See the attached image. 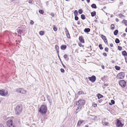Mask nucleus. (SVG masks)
Wrapping results in <instances>:
<instances>
[{"mask_svg": "<svg viewBox=\"0 0 127 127\" xmlns=\"http://www.w3.org/2000/svg\"><path fill=\"white\" fill-rule=\"evenodd\" d=\"M99 102L100 103L101 102V100H99Z\"/></svg>", "mask_w": 127, "mask_h": 127, "instance_id": "e2e57ef3", "label": "nucleus"}, {"mask_svg": "<svg viewBox=\"0 0 127 127\" xmlns=\"http://www.w3.org/2000/svg\"><path fill=\"white\" fill-rule=\"evenodd\" d=\"M110 46L111 47H112L113 46V44H110Z\"/></svg>", "mask_w": 127, "mask_h": 127, "instance_id": "864d4df0", "label": "nucleus"}, {"mask_svg": "<svg viewBox=\"0 0 127 127\" xmlns=\"http://www.w3.org/2000/svg\"><path fill=\"white\" fill-rule=\"evenodd\" d=\"M122 54L124 56H127V54L126 51H123L122 52Z\"/></svg>", "mask_w": 127, "mask_h": 127, "instance_id": "5701e85b", "label": "nucleus"}, {"mask_svg": "<svg viewBox=\"0 0 127 127\" xmlns=\"http://www.w3.org/2000/svg\"><path fill=\"white\" fill-rule=\"evenodd\" d=\"M85 101L81 99L76 102V104L78 107L77 108L76 111H78L82 107V105L85 102Z\"/></svg>", "mask_w": 127, "mask_h": 127, "instance_id": "f257e3e1", "label": "nucleus"}, {"mask_svg": "<svg viewBox=\"0 0 127 127\" xmlns=\"http://www.w3.org/2000/svg\"><path fill=\"white\" fill-rule=\"evenodd\" d=\"M78 12L80 14H81L82 13V11L81 9H79L78 11Z\"/></svg>", "mask_w": 127, "mask_h": 127, "instance_id": "c9c22d12", "label": "nucleus"}, {"mask_svg": "<svg viewBox=\"0 0 127 127\" xmlns=\"http://www.w3.org/2000/svg\"><path fill=\"white\" fill-rule=\"evenodd\" d=\"M125 31L126 32H127V28L125 30Z\"/></svg>", "mask_w": 127, "mask_h": 127, "instance_id": "052dcab7", "label": "nucleus"}, {"mask_svg": "<svg viewBox=\"0 0 127 127\" xmlns=\"http://www.w3.org/2000/svg\"><path fill=\"white\" fill-rule=\"evenodd\" d=\"M78 94L79 95H81L82 94L84 93L82 91H80L78 92Z\"/></svg>", "mask_w": 127, "mask_h": 127, "instance_id": "4c0bfd02", "label": "nucleus"}, {"mask_svg": "<svg viewBox=\"0 0 127 127\" xmlns=\"http://www.w3.org/2000/svg\"><path fill=\"white\" fill-rule=\"evenodd\" d=\"M0 125H1V127H4V126L3 124H1Z\"/></svg>", "mask_w": 127, "mask_h": 127, "instance_id": "603ef678", "label": "nucleus"}, {"mask_svg": "<svg viewBox=\"0 0 127 127\" xmlns=\"http://www.w3.org/2000/svg\"><path fill=\"white\" fill-rule=\"evenodd\" d=\"M67 57V55L66 54H65L64 56V58L65 59V60L67 61H68L69 60V59Z\"/></svg>", "mask_w": 127, "mask_h": 127, "instance_id": "f3484780", "label": "nucleus"}, {"mask_svg": "<svg viewBox=\"0 0 127 127\" xmlns=\"http://www.w3.org/2000/svg\"><path fill=\"white\" fill-rule=\"evenodd\" d=\"M47 111V107L45 105H42L39 111L42 115L45 114Z\"/></svg>", "mask_w": 127, "mask_h": 127, "instance_id": "f03ea898", "label": "nucleus"}, {"mask_svg": "<svg viewBox=\"0 0 127 127\" xmlns=\"http://www.w3.org/2000/svg\"><path fill=\"white\" fill-rule=\"evenodd\" d=\"M79 45L80 47H83L84 46L83 45H82L81 43H79Z\"/></svg>", "mask_w": 127, "mask_h": 127, "instance_id": "a19ab883", "label": "nucleus"}, {"mask_svg": "<svg viewBox=\"0 0 127 127\" xmlns=\"http://www.w3.org/2000/svg\"><path fill=\"white\" fill-rule=\"evenodd\" d=\"M79 40L82 43H84V40L83 39L82 36L79 37Z\"/></svg>", "mask_w": 127, "mask_h": 127, "instance_id": "f8f14e48", "label": "nucleus"}, {"mask_svg": "<svg viewBox=\"0 0 127 127\" xmlns=\"http://www.w3.org/2000/svg\"><path fill=\"white\" fill-rule=\"evenodd\" d=\"M101 67L103 69H104V66L103 65H101Z\"/></svg>", "mask_w": 127, "mask_h": 127, "instance_id": "3c124183", "label": "nucleus"}, {"mask_svg": "<svg viewBox=\"0 0 127 127\" xmlns=\"http://www.w3.org/2000/svg\"><path fill=\"white\" fill-rule=\"evenodd\" d=\"M97 104H93V106H94V107H96L97 106Z\"/></svg>", "mask_w": 127, "mask_h": 127, "instance_id": "37998d69", "label": "nucleus"}, {"mask_svg": "<svg viewBox=\"0 0 127 127\" xmlns=\"http://www.w3.org/2000/svg\"><path fill=\"white\" fill-rule=\"evenodd\" d=\"M115 42L116 43H118L120 42V40L118 38H116L115 40Z\"/></svg>", "mask_w": 127, "mask_h": 127, "instance_id": "393cba45", "label": "nucleus"}, {"mask_svg": "<svg viewBox=\"0 0 127 127\" xmlns=\"http://www.w3.org/2000/svg\"><path fill=\"white\" fill-rule=\"evenodd\" d=\"M65 33H67L68 32V30L66 28H65Z\"/></svg>", "mask_w": 127, "mask_h": 127, "instance_id": "79ce46f5", "label": "nucleus"}, {"mask_svg": "<svg viewBox=\"0 0 127 127\" xmlns=\"http://www.w3.org/2000/svg\"><path fill=\"white\" fill-rule=\"evenodd\" d=\"M83 122L84 121H78L77 123L78 125V126H80L81 124H82Z\"/></svg>", "mask_w": 127, "mask_h": 127, "instance_id": "dca6fc26", "label": "nucleus"}, {"mask_svg": "<svg viewBox=\"0 0 127 127\" xmlns=\"http://www.w3.org/2000/svg\"><path fill=\"white\" fill-rule=\"evenodd\" d=\"M8 94V92L4 91L2 90H0V95L2 96H5L7 95Z\"/></svg>", "mask_w": 127, "mask_h": 127, "instance_id": "1a4fd4ad", "label": "nucleus"}, {"mask_svg": "<svg viewBox=\"0 0 127 127\" xmlns=\"http://www.w3.org/2000/svg\"><path fill=\"white\" fill-rule=\"evenodd\" d=\"M87 2L88 3L90 1V0H87Z\"/></svg>", "mask_w": 127, "mask_h": 127, "instance_id": "4d7b16f0", "label": "nucleus"}, {"mask_svg": "<svg viewBox=\"0 0 127 127\" xmlns=\"http://www.w3.org/2000/svg\"><path fill=\"white\" fill-rule=\"evenodd\" d=\"M97 96L98 97V99H99L101 98L102 97H103L102 95H101L100 94H97Z\"/></svg>", "mask_w": 127, "mask_h": 127, "instance_id": "a211bd4d", "label": "nucleus"}, {"mask_svg": "<svg viewBox=\"0 0 127 127\" xmlns=\"http://www.w3.org/2000/svg\"><path fill=\"white\" fill-rule=\"evenodd\" d=\"M22 110V107L21 105H18L16 107L15 113L17 115H19Z\"/></svg>", "mask_w": 127, "mask_h": 127, "instance_id": "7ed1b4c3", "label": "nucleus"}, {"mask_svg": "<svg viewBox=\"0 0 127 127\" xmlns=\"http://www.w3.org/2000/svg\"><path fill=\"white\" fill-rule=\"evenodd\" d=\"M118 49L119 50H120V51L121 50H122V47H121L119 46H118Z\"/></svg>", "mask_w": 127, "mask_h": 127, "instance_id": "e433bc0d", "label": "nucleus"}, {"mask_svg": "<svg viewBox=\"0 0 127 127\" xmlns=\"http://www.w3.org/2000/svg\"><path fill=\"white\" fill-rule=\"evenodd\" d=\"M126 34L125 33H124L123 34V35H124L125 36H126Z\"/></svg>", "mask_w": 127, "mask_h": 127, "instance_id": "bf43d9fd", "label": "nucleus"}, {"mask_svg": "<svg viewBox=\"0 0 127 127\" xmlns=\"http://www.w3.org/2000/svg\"><path fill=\"white\" fill-rule=\"evenodd\" d=\"M44 34V32L43 31H41L39 32V34L41 35H43Z\"/></svg>", "mask_w": 127, "mask_h": 127, "instance_id": "a878e982", "label": "nucleus"}, {"mask_svg": "<svg viewBox=\"0 0 127 127\" xmlns=\"http://www.w3.org/2000/svg\"><path fill=\"white\" fill-rule=\"evenodd\" d=\"M103 55L104 56H107V54H106V53H103Z\"/></svg>", "mask_w": 127, "mask_h": 127, "instance_id": "09e8293b", "label": "nucleus"}, {"mask_svg": "<svg viewBox=\"0 0 127 127\" xmlns=\"http://www.w3.org/2000/svg\"><path fill=\"white\" fill-rule=\"evenodd\" d=\"M115 68L117 70H119L120 69V67L118 66H115Z\"/></svg>", "mask_w": 127, "mask_h": 127, "instance_id": "c85d7f7f", "label": "nucleus"}, {"mask_svg": "<svg viewBox=\"0 0 127 127\" xmlns=\"http://www.w3.org/2000/svg\"><path fill=\"white\" fill-rule=\"evenodd\" d=\"M62 65L63 66V67L64 68H65V65L63 64L62 63Z\"/></svg>", "mask_w": 127, "mask_h": 127, "instance_id": "6e6d98bb", "label": "nucleus"}, {"mask_svg": "<svg viewBox=\"0 0 127 127\" xmlns=\"http://www.w3.org/2000/svg\"><path fill=\"white\" fill-rule=\"evenodd\" d=\"M99 47L101 50H102L103 49V48L102 47V46L101 44H100L99 46Z\"/></svg>", "mask_w": 127, "mask_h": 127, "instance_id": "f704fd0d", "label": "nucleus"}, {"mask_svg": "<svg viewBox=\"0 0 127 127\" xmlns=\"http://www.w3.org/2000/svg\"><path fill=\"white\" fill-rule=\"evenodd\" d=\"M78 19V17L77 16H75V20H77Z\"/></svg>", "mask_w": 127, "mask_h": 127, "instance_id": "ea45409f", "label": "nucleus"}, {"mask_svg": "<svg viewBox=\"0 0 127 127\" xmlns=\"http://www.w3.org/2000/svg\"><path fill=\"white\" fill-rule=\"evenodd\" d=\"M6 124L8 127H14V126L13 125L12 121V120H10L7 121Z\"/></svg>", "mask_w": 127, "mask_h": 127, "instance_id": "6e6552de", "label": "nucleus"}, {"mask_svg": "<svg viewBox=\"0 0 127 127\" xmlns=\"http://www.w3.org/2000/svg\"><path fill=\"white\" fill-rule=\"evenodd\" d=\"M51 16H52V17H54V13H51V14H50Z\"/></svg>", "mask_w": 127, "mask_h": 127, "instance_id": "de8ad7c7", "label": "nucleus"}, {"mask_svg": "<svg viewBox=\"0 0 127 127\" xmlns=\"http://www.w3.org/2000/svg\"><path fill=\"white\" fill-rule=\"evenodd\" d=\"M39 11V12L41 14H43L44 13V11L42 10H40Z\"/></svg>", "mask_w": 127, "mask_h": 127, "instance_id": "7c9ffc66", "label": "nucleus"}, {"mask_svg": "<svg viewBox=\"0 0 127 127\" xmlns=\"http://www.w3.org/2000/svg\"><path fill=\"white\" fill-rule=\"evenodd\" d=\"M74 15L75 16H77V15H78V12L76 10H75L74 12Z\"/></svg>", "mask_w": 127, "mask_h": 127, "instance_id": "cd10ccee", "label": "nucleus"}, {"mask_svg": "<svg viewBox=\"0 0 127 127\" xmlns=\"http://www.w3.org/2000/svg\"><path fill=\"white\" fill-rule=\"evenodd\" d=\"M105 51L107 52L108 51V48L106 47L105 49Z\"/></svg>", "mask_w": 127, "mask_h": 127, "instance_id": "a18cd8bd", "label": "nucleus"}, {"mask_svg": "<svg viewBox=\"0 0 127 127\" xmlns=\"http://www.w3.org/2000/svg\"><path fill=\"white\" fill-rule=\"evenodd\" d=\"M125 74L124 72H122L119 73L117 77L119 79H123L125 76Z\"/></svg>", "mask_w": 127, "mask_h": 127, "instance_id": "423d86ee", "label": "nucleus"}, {"mask_svg": "<svg viewBox=\"0 0 127 127\" xmlns=\"http://www.w3.org/2000/svg\"><path fill=\"white\" fill-rule=\"evenodd\" d=\"M96 118V117H95L94 118V119H95V118Z\"/></svg>", "mask_w": 127, "mask_h": 127, "instance_id": "0e129e2a", "label": "nucleus"}, {"mask_svg": "<svg viewBox=\"0 0 127 127\" xmlns=\"http://www.w3.org/2000/svg\"><path fill=\"white\" fill-rule=\"evenodd\" d=\"M108 124H109L107 122L105 123V125L106 126L108 125Z\"/></svg>", "mask_w": 127, "mask_h": 127, "instance_id": "8fccbe9b", "label": "nucleus"}, {"mask_svg": "<svg viewBox=\"0 0 127 127\" xmlns=\"http://www.w3.org/2000/svg\"><path fill=\"white\" fill-rule=\"evenodd\" d=\"M66 46L65 45H62L61 46V48L62 50H64L66 48Z\"/></svg>", "mask_w": 127, "mask_h": 127, "instance_id": "4468645a", "label": "nucleus"}, {"mask_svg": "<svg viewBox=\"0 0 127 127\" xmlns=\"http://www.w3.org/2000/svg\"><path fill=\"white\" fill-rule=\"evenodd\" d=\"M17 92L23 94H25L27 91L22 88H19L16 89Z\"/></svg>", "mask_w": 127, "mask_h": 127, "instance_id": "20e7f679", "label": "nucleus"}, {"mask_svg": "<svg viewBox=\"0 0 127 127\" xmlns=\"http://www.w3.org/2000/svg\"><path fill=\"white\" fill-rule=\"evenodd\" d=\"M33 0H29V3H32Z\"/></svg>", "mask_w": 127, "mask_h": 127, "instance_id": "49530a36", "label": "nucleus"}, {"mask_svg": "<svg viewBox=\"0 0 127 127\" xmlns=\"http://www.w3.org/2000/svg\"><path fill=\"white\" fill-rule=\"evenodd\" d=\"M91 7L93 8H96V6L95 4H92L91 5Z\"/></svg>", "mask_w": 127, "mask_h": 127, "instance_id": "412c9836", "label": "nucleus"}, {"mask_svg": "<svg viewBox=\"0 0 127 127\" xmlns=\"http://www.w3.org/2000/svg\"><path fill=\"white\" fill-rule=\"evenodd\" d=\"M88 79L90 81H91L92 82H94L95 81L96 78L95 76H93L91 77H89Z\"/></svg>", "mask_w": 127, "mask_h": 127, "instance_id": "9d476101", "label": "nucleus"}, {"mask_svg": "<svg viewBox=\"0 0 127 127\" xmlns=\"http://www.w3.org/2000/svg\"><path fill=\"white\" fill-rule=\"evenodd\" d=\"M101 38L102 39L104 40V42L105 43H106L107 42V38H106V37L103 35H102L101 36Z\"/></svg>", "mask_w": 127, "mask_h": 127, "instance_id": "9b49d317", "label": "nucleus"}, {"mask_svg": "<svg viewBox=\"0 0 127 127\" xmlns=\"http://www.w3.org/2000/svg\"><path fill=\"white\" fill-rule=\"evenodd\" d=\"M119 83L120 85L123 88L125 87L126 86V82L124 80H120Z\"/></svg>", "mask_w": 127, "mask_h": 127, "instance_id": "39448f33", "label": "nucleus"}, {"mask_svg": "<svg viewBox=\"0 0 127 127\" xmlns=\"http://www.w3.org/2000/svg\"><path fill=\"white\" fill-rule=\"evenodd\" d=\"M118 30H116L114 32V33L115 35H116L118 33Z\"/></svg>", "mask_w": 127, "mask_h": 127, "instance_id": "4be33fe9", "label": "nucleus"}, {"mask_svg": "<svg viewBox=\"0 0 127 127\" xmlns=\"http://www.w3.org/2000/svg\"><path fill=\"white\" fill-rule=\"evenodd\" d=\"M122 22L124 23L125 25L127 26V21L123 20L122 21Z\"/></svg>", "mask_w": 127, "mask_h": 127, "instance_id": "bb28decb", "label": "nucleus"}, {"mask_svg": "<svg viewBox=\"0 0 127 127\" xmlns=\"http://www.w3.org/2000/svg\"><path fill=\"white\" fill-rule=\"evenodd\" d=\"M55 48L57 51V52L58 53L59 52L58 50L59 48V46L57 45H56L55 46Z\"/></svg>", "mask_w": 127, "mask_h": 127, "instance_id": "2eb2a0df", "label": "nucleus"}, {"mask_svg": "<svg viewBox=\"0 0 127 127\" xmlns=\"http://www.w3.org/2000/svg\"><path fill=\"white\" fill-rule=\"evenodd\" d=\"M90 29L89 28H85L84 30V31L85 32H88L90 31Z\"/></svg>", "mask_w": 127, "mask_h": 127, "instance_id": "ddd939ff", "label": "nucleus"}, {"mask_svg": "<svg viewBox=\"0 0 127 127\" xmlns=\"http://www.w3.org/2000/svg\"><path fill=\"white\" fill-rule=\"evenodd\" d=\"M115 26L114 25L112 24L111 26V28L112 29H114Z\"/></svg>", "mask_w": 127, "mask_h": 127, "instance_id": "2f4dec72", "label": "nucleus"}, {"mask_svg": "<svg viewBox=\"0 0 127 127\" xmlns=\"http://www.w3.org/2000/svg\"><path fill=\"white\" fill-rule=\"evenodd\" d=\"M6 117H4V119H5V120H6V119H8V118H7V119H6Z\"/></svg>", "mask_w": 127, "mask_h": 127, "instance_id": "13d9d810", "label": "nucleus"}, {"mask_svg": "<svg viewBox=\"0 0 127 127\" xmlns=\"http://www.w3.org/2000/svg\"><path fill=\"white\" fill-rule=\"evenodd\" d=\"M119 20L118 19H116V21L117 22H118V21H119Z\"/></svg>", "mask_w": 127, "mask_h": 127, "instance_id": "5fc2aeb1", "label": "nucleus"}, {"mask_svg": "<svg viewBox=\"0 0 127 127\" xmlns=\"http://www.w3.org/2000/svg\"><path fill=\"white\" fill-rule=\"evenodd\" d=\"M22 31L21 30H17V32L18 33L20 34H21V32H22Z\"/></svg>", "mask_w": 127, "mask_h": 127, "instance_id": "c756f323", "label": "nucleus"}, {"mask_svg": "<svg viewBox=\"0 0 127 127\" xmlns=\"http://www.w3.org/2000/svg\"><path fill=\"white\" fill-rule=\"evenodd\" d=\"M81 18L83 20H84L85 19V15L83 14H82L81 15Z\"/></svg>", "mask_w": 127, "mask_h": 127, "instance_id": "aec40b11", "label": "nucleus"}, {"mask_svg": "<svg viewBox=\"0 0 127 127\" xmlns=\"http://www.w3.org/2000/svg\"><path fill=\"white\" fill-rule=\"evenodd\" d=\"M91 16L92 17H94L96 15V12L94 11L93 12H91Z\"/></svg>", "mask_w": 127, "mask_h": 127, "instance_id": "6ab92c4d", "label": "nucleus"}, {"mask_svg": "<svg viewBox=\"0 0 127 127\" xmlns=\"http://www.w3.org/2000/svg\"><path fill=\"white\" fill-rule=\"evenodd\" d=\"M85 127H88V126L87 125L85 126Z\"/></svg>", "mask_w": 127, "mask_h": 127, "instance_id": "680f3d73", "label": "nucleus"}, {"mask_svg": "<svg viewBox=\"0 0 127 127\" xmlns=\"http://www.w3.org/2000/svg\"><path fill=\"white\" fill-rule=\"evenodd\" d=\"M61 72L62 73H64V70L63 68H61L60 69Z\"/></svg>", "mask_w": 127, "mask_h": 127, "instance_id": "58836bf2", "label": "nucleus"}, {"mask_svg": "<svg viewBox=\"0 0 127 127\" xmlns=\"http://www.w3.org/2000/svg\"><path fill=\"white\" fill-rule=\"evenodd\" d=\"M111 103H110L109 104L110 105H112L113 104H114L115 103V101L114 100H111Z\"/></svg>", "mask_w": 127, "mask_h": 127, "instance_id": "b1692460", "label": "nucleus"}, {"mask_svg": "<svg viewBox=\"0 0 127 127\" xmlns=\"http://www.w3.org/2000/svg\"><path fill=\"white\" fill-rule=\"evenodd\" d=\"M116 124L117 127H122L124 126V124L122 123L118 119L116 120Z\"/></svg>", "mask_w": 127, "mask_h": 127, "instance_id": "0eeeda50", "label": "nucleus"}, {"mask_svg": "<svg viewBox=\"0 0 127 127\" xmlns=\"http://www.w3.org/2000/svg\"><path fill=\"white\" fill-rule=\"evenodd\" d=\"M78 24H79V23H78Z\"/></svg>", "mask_w": 127, "mask_h": 127, "instance_id": "774afa93", "label": "nucleus"}, {"mask_svg": "<svg viewBox=\"0 0 127 127\" xmlns=\"http://www.w3.org/2000/svg\"><path fill=\"white\" fill-rule=\"evenodd\" d=\"M30 23L31 25H33L34 23L33 21L32 20H31L30 22Z\"/></svg>", "mask_w": 127, "mask_h": 127, "instance_id": "c03bdc74", "label": "nucleus"}, {"mask_svg": "<svg viewBox=\"0 0 127 127\" xmlns=\"http://www.w3.org/2000/svg\"><path fill=\"white\" fill-rule=\"evenodd\" d=\"M66 34L67 37H68V38H69L70 37V35L69 33V32L67 33H66Z\"/></svg>", "mask_w": 127, "mask_h": 127, "instance_id": "473e14b6", "label": "nucleus"}, {"mask_svg": "<svg viewBox=\"0 0 127 127\" xmlns=\"http://www.w3.org/2000/svg\"><path fill=\"white\" fill-rule=\"evenodd\" d=\"M75 112L76 113H77L78 112V111H76Z\"/></svg>", "mask_w": 127, "mask_h": 127, "instance_id": "69168bd1", "label": "nucleus"}, {"mask_svg": "<svg viewBox=\"0 0 127 127\" xmlns=\"http://www.w3.org/2000/svg\"><path fill=\"white\" fill-rule=\"evenodd\" d=\"M53 30L54 31H56L57 29V28L55 26H53Z\"/></svg>", "mask_w": 127, "mask_h": 127, "instance_id": "72a5a7b5", "label": "nucleus"}, {"mask_svg": "<svg viewBox=\"0 0 127 127\" xmlns=\"http://www.w3.org/2000/svg\"><path fill=\"white\" fill-rule=\"evenodd\" d=\"M84 0H81L82 1H83Z\"/></svg>", "mask_w": 127, "mask_h": 127, "instance_id": "338daca9", "label": "nucleus"}]
</instances>
